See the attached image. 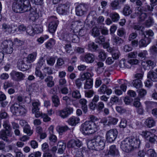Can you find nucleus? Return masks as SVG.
Masks as SVG:
<instances>
[{"label":"nucleus","mask_w":157,"mask_h":157,"mask_svg":"<svg viewBox=\"0 0 157 157\" xmlns=\"http://www.w3.org/2000/svg\"><path fill=\"white\" fill-rule=\"evenodd\" d=\"M12 9L16 13L27 12V16L33 21L35 20L39 17L36 9L31 7L29 0H20L18 2H14L12 5Z\"/></svg>","instance_id":"obj_1"},{"label":"nucleus","mask_w":157,"mask_h":157,"mask_svg":"<svg viewBox=\"0 0 157 157\" xmlns=\"http://www.w3.org/2000/svg\"><path fill=\"white\" fill-rule=\"evenodd\" d=\"M143 2L140 0H136L135 4L138 7L135 8V14L138 17L139 20L142 21L146 19L147 15L152 16L153 14L152 13L153 7L151 4L145 3L144 6H142Z\"/></svg>","instance_id":"obj_2"},{"label":"nucleus","mask_w":157,"mask_h":157,"mask_svg":"<svg viewBox=\"0 0 157 157\" xmlns=\"http://www.w3.org/2000/svg\"><path fill=\"white\" fill-rule=\"evenodd\" d=\"M140 144L138 139L134 137L127 138L121 142V147L123 151L129 152L139 148Z\"/></svg>","instance_id":"obj_3"},{"label":"nucleus","mask_w":157,"mask_h":157,"mask_svg":"<svg viewBox=\"0 0 157 157\" xmlns=\"http://www.w3.org/2000/svg\"><path fill=\"white\" fill-rule=\"evenodd\" d=\"M3 125L5 130H2L0 132V138L6 142L10 143L13 140L11 138L12 136L11 128L10 124L7 121H4Z\"/></svg>","instance_id":"obj_4"},{"label":"nucleus","mask_w":157,"mask_h":157,"mask_svg":"<svg viewBox=\"0 0 157 157\" xmlns=\"http://www.w3.org/2000/svg\"><path fill=\"white\" fill-rule=\"evenodd\" d=\"M97 126L92 121H86L82 124L80 131L83 134L89 135L94 133Z\"/></svg>","instance_id":"obj_5"},{"label":"nucleus","mask_w":157,"mask_h":157,"mask_svg":"<svg viewBox=\"0 0 157 157\" xmlns=\"http://www.w3.org/2000/svg\"><path fill=\"white\" fill-rule=\"evenodd\" d=\"M13 42L10 40H6L1 44V47L3 52L7 54H11L13 51Z\"/></svg>","instance_id":"obj_6"},{"label":"nucleus","mask_w":157,"mask_h":157,"mask_svg":"<svg viewBox=\"0 0 157 157\" xmlns=\"http://www.w3.org/2000/svg\"><path fill=\"white\" fill-rule=\"evenodd\" d=\"M94 139L96 144V151H100L103 150L105 145L106 140L103 137L100 136H96Z\"/></svg>","instance_id":"obj_7"},{"label":"nucleus","mask_w":157,"mask_h":157,"mask_svg":"<svg viewBox=\"0 0 157 157\" xmlns=\"http://www.w3.org/2000/svg\"><path fill=\"white\" fill-rule=\"evenodd\" d=\"M33 108L32 112L33 113H35V116L36 118L41 117V118H49L48 115L45 113L43 114L40 112L39 111L40 105L39 101H34L33 103Z\"/></svg>","instance_id":"obj_8"},{"label":"nucleus","mask_w":157,"mask_h":157,"mask_svg":"<svg viewBox=\"0 0 157 157\" xmlns=\"http://www.w3.org/2000/svg\"><path fill=\"white\" fill-rule=\"evenodd\" d=\"M118 132L115 129H110L106 133V138L107 140L109 142H113L117 138Z\"/></svg>","instance_id":"obj_9"},{"label":"nucleus","mask_w":157,"mask_h":157,"mask_svg":"<svg viewBox=\"0 0 157 157\" xmlns=\"http://www.w3.org/2000/svg\"><path fill=\"white\" fill-rule=\"evenodd\" d=\"M139 61L136 59H132L126 62L122 59L120 61L119 64L120 67L121 68H130L133 64H136L138 63Z\"/></svg>","instance_id":"obj_10"},{"label":"nucleus","mask_w":157,"mask_h":157,"mask_svg":"<svg viewBox=\"0 0 157 157\" xmlns=\"http://www.w3.org/2000/svg\"><path fill=\"white\" fill-rule=\"evenodd\" d=\"M10 110L12 113L13 115H16L18 112L19 113L22 112L25 113L26 110L24 107L21 106L20 104L17 103H15L10 107Z\"/></svg>","instance_id":"obj_11"},{"label":"nucleus","mask_w":157,"mask_h":157,"mask_svg":"<svg viewBox=\"0 0 157 157\" xmlns=\"http://www.w3.org/2000/svg\"><path fill=\"white\" fill-rule=\"evenodd\" d=\"M11 78L14 81H19L23 80L25 76L21 72L13 71L10 74Z\"/></svg>","instance_id":"obj_12"},{"label":"nucleus","mask_w":157,"mask_h":157,"mask_svg":"<svg viewBox=\"0 0 157 157\" xmlns=\"http://www.w3.org/2000/svg\"><path fill=\"white\" fill-rule=\"evenodd\" d=\"M17 67L20 70L24 71L31 68V64L28 62L25 63L24 60H19L17 62Z\"/></svg>","instance_id":"obj_13"},{"label":"nucleus","mask_w":157,"mask_h":157,"mask_svg":"<svg viewBox=\"0 0 157 157\" xmlns=\"http://www.w3.org/2000/svg\"><path fill=\"white\" fill-rule=\"evenodd\" d=\"M69 6L66 4H59L57 7L56 11L59 14L66 15L68 13Z\"/></svg>","instance_id":"obj_14"},{"label":"nucleus","mask_w":157,"mask_h":157,"mask_svg":"<svg viewBox=\"0 0 157 157\" xmlns=\"http://www.w3.org/2000/svg\"><path fill=\"white\" fill-rule=\"evenodd\" d=\"M52 17L53 18L54 20L50 23L48 26V30L50 33H53L56 30L59 24V21L55 16H53Z\"/></svg>","instance_id":"obj_15"},{"label":"nucleus","mask_w":157,"mask_h":157,"mask_svg":"<svg viewBox=\"0 0 157 157\" xmlns=\"http://www.w3.org/2000/svg\"><path fill=\"white\" fill-rule=\"evenodd\" d=\"M82 145V142L79 140H71L68 142L67 147L68 148H72L75 149L76 147H80Z\"/></svg>","instance_id":"obj_16"},{"label":"nucleus","mask_w":157,"mask_h":157,"mask_svg":"<svg viewBox=\"0 0 157 157\" xmlns=\"http://www.w3.org/2000/svg\"><path fill=\"white\" fill-rule=\"evenodd\" d=\"M73 109L71 107H67L62 110L60 111L59 113V116L63 118L67 117L72 113Z\"/></svg>","instance_id":"obj_17"},{"label":"nucleus","mask_w":157,"mask_h":157,"mask_svg":"<svg viewBox=\"0 0 157 157\" xmlns=\"http://www.w3.org/2000/svg\"><path fill=\"white\" fill-rule=\"evenodd\" d=\"M86 7L84 5L80 4L75 8L76 14L78 16H82L86 12Z\"/></svg>","instance_id":"obj_18"},{"label":"nucleus","mask_w":157,"mask_h":157,"mask_svg":"<svg viewBox=\"0 0 157 157\" xmlns=\"http://www.w3.org/2000/svg\"><path fill=\"white\" fill-rule=\"evenodd\" d=\"M2 30L6 34L13 33L16 31V29H13V28L10 25L6 24H4L2 25Z\"/></svg>","instance_id":"obj_19"},{"label":"nucleus","mask_w":157,"mask_h":157,"mask_svg":"<svg viewBox=\"0 0 157 157\" xmlns=\"http://www.w3.org/2000/svg\"><path fill=\"white\" fill-rule=\"evenodd\" d=\"M57 146L58 149L57 153L60 154H63L66 148V144L63 141H59L58 142Z\"/></svg>","instance_id":"obj_20"},{"label":"nucleus","mask_w":157,"mask_h":157,"mask_svg":"<svg viewBox=\"0 0 157 157\" xmlns=\"http://www.w3.org/2000/svg\"><path fill=\"white\" fill-rule=\"evenodd\" d=\"M108 154L112 156L118 155L119 152L118 149L115 145H112L110 146L108 150Z\"/></svg>","instance_id":"obj_21"},{"label":"nucleus","mask_w":157,"mask_h":157,"mask_svg":"<svg viewBox=\"0 0 157 157\" xmlns=\"http://www.w3.org/2000/svg\"><path fill=\"white\" fill-rule=\"evenodd\" d=\"M70 28L72 30V32L74 33H78V29L81 28L80 25L77 21H73L70 24Z\"/></svg>","instance_id":"obj_22"},{"label":"nucleus","mask_w":157,"mask_h":157,"mask_svg":"<svg viewBox=\"0 0 157 157\" xmlns=\"http://www.w3.org/2000/svg\"><path fill=\"white\" fill-rule=\"evenodd\" d=\"M150 38H147L146 37L141 39L139 41V46L140 48L145 47L151 41Z\"/></svg>","instance_id":"obj_23"},{"label":"nucleus","mask_w":157,"mask_h":157,"mask_svg":"<svg viewBox=\"0 0 157 157\" xmlns=\"http://www.w3.org/2000/svg\"><path fill=\"white\" fill-rule=\"evenodd\" d=\"M53 77L50 75H48L44 79V82H47V86L49 87H52L55 85V83L53 80Z\"/></svg>","instance_id":"obj_24"},{"label":"nucleus","mask_w":157,"mask_h":157,"mask_svg":"<svg viewBox=\"0 0 157 157\" xmlns=\"http://www.w3.org/2000/svg\"><path fill=\"white\" fill-rule=\"evenodd\" d=\"M84 59L87 63H92L94 60V56L92 54L88 53L85 56Z\"/></svg>","instance_id":"obj_25"},{"label":"nucleus","mask_w":157,"mask_h":157,"mask_svg":"<svg viewBox=\"0 0 157 157\" xmlns=\"http://www.w3.org/2000/svg\"><path fill=\"white\" fill-rule=\"evenodd\" d=\"M147 78L151 80L157 81V74L155 72L150 71L147 75Z\"/></svg>","instance_id":"obj_26"},{"label":"nucleus","mask_w":157,"mask_h":157,"mask_svg":"<svg viewBox=\"0 0 157 157\" xmlns=\"http://www.w3.org/2000/svg\"><path fill=\"white\" fill-rule=\"evenodd\" d=\"M69 128L67 126H61L59 125L56 128V130L60 135H62L63 133L66 132Z\"/></svg>","instance_id":"obj_27"},{"label":"nucleus","mask_w":157,"mask_h":157,"mask_svg":"<svg viewBox=\"0 0 157 157\" xmlns=\"http://www.w3.org/2000/svg\"><path fill=\"white\" fill-rule=\"evenodd\" d=\"M132 12V10L130 6L128 5H126L123 8V13L125 16H129Z\"/></svg>","instance_id":"obj_28"},{"label":"nucleus","mask_w":157,"mask_h":157,"mask_svg":"<svg viewBox=\"0 0 157 157\" xmlns=\"http://www.w3.org/2000/svg\"><path fill=\"white\" fill-rule=\"evenodd\" d=\"M79 102L81 105V108L83 112L85 113L87 111V107L86 105L87 101L85 99L82 98L80 99Z\"/></svg>","instance_id":"obj_29"},{"label":"nucleus","mask_w":157,"mask_h":157,"mask_svg":"<svg viewBox=\"0 0 157 157\" xmlns=\"http://www.w3.org/2000/svg\"><path fill=\"white\" fill-rule=\"evenodd\" d=\"M93 75L94 74L92 72H86L82 74H80L81 78L82 79V81H84L86 79L88 80L89 79H91V78Z\"/></svg>","instance_id":"obj_30"},{"label":"nucleus","mask_w":157,"mask_h":157,"mask_svg":"<svg viewBox=\"0 0 157 157\" xmlns=\"http://www.w3.org/2000/svg\"><path fill=\"white\" fill-rule=\"evenodd\" d=\"M35 75L36 76L39 77V78L41 80L44 79L45 77L46 76V74L44 75L42 74L38 67L36 68Z\"/></svg>","instance_id":"obj_31"},{"label":"nucleus","mask_w":157,"mask_h":157,"mask_svg":"<svg viewBox=\"0 0 157 157\" xmlns=\"http://www.w3.org/2000/svg\"><path fill=\"white\" fill-rule=\"evenodd\" d=\"M113 42L117 45H120L122 44L124 40L121 38L117 36H114L112 38Z\"/></svg>","instance_id":"obj_32"},{"label":"nucleus","mask_w":157,"mask_h":157,"mask_svg":"<svg viewBox=\"0 0 157 157\" xmlns=\"http://www.w3.org/2000/svg\"><path fill=\"white\" fill-rule=\"evenodd\" d=\"M55 44V40L53 39H51L45 44L46 48L50 49H51Z\"/></svg>","instance_id":"obj_33"},{"label":"nucleus","mask_w":157,"mask_h":157,"mask_svg":"<svg viewBox=\"0 0 157 157\" xmlns=\"http://www.w3.org/2000/svg\"><path fill=\"white\" fill-rule=\"evenodd\" d=\"M36 55L35 53H32L29 54L28 57L24 58V60H25L26 62L30 63L31 62H33L36 58Z\"/></svg>","instance_id":"obj_34"},{"label":"nucleus","mask_w":157,"mask_h":157,"mask_svg":"<svg viewBox=\"0 0 157 157\" xmlns=\"http://www.w3.org/2000/svg\"><path fill=\"white\" fill-rule=\"evenodd\" d=\"M93 85V79H89L86 80L84 86V88L85 89H91Z\"/></svg>","instance_id":"obj_35"},{"label":"nucleus","mask_w":157,"mask_h":157,"mask_svg":"<svg viewBox=\"0 0 157 157\" xmlns=\"http://www.w3.org/2000/svg\"><path fill=\"white\" fill-rule=\"evenodd\" d=\"M119 3L122 4L120 2L119 0H115L113 1L111 4L112 9L114 10L120 9L121 6H119Z\"/></svg>","instance_id":"obj_36"},{"label":"nucleus","mask_w":157,"mask_h":157,"mask_svg":"<svg viewBox=\"0 0 157 157\" xmlns=\"http://www.w3.org/2000/svg\"><path fill=\"white\" fill-rule=\"evenodd\" d=\"M87 145L89 149L96 151V144H95L94 139L88 142Z\"/></svg>","instance_id":"obj_37"},{"label":"nucleus","mask_w":157,"mask_h":157,"mask_svg":"<svg viewBox=\"0 0 157 157\" xmlns=\"http://www.w3.org/2000/svg\"><path fill=\"white\" fill-rule=\"evenodd\" d=\"M134 87L137 89L139 88L142 87V83L141 80L136 79L134 80L132 82Z\"/></svg>","instance_id":"obj_38"},{"label":"nucleus","mask_w":157,"mask_h":157,"mask_svg":"<svg viewBox=\"0 0 157 157\" xmlns=\"http://www.w3.org/2000/svg\"><path fill=\"white\" fill-rule=\"evenodd\" d=\"M52 101L54 106L58 107L60 104L59 100L57 96L54 95L52 96Z\"/></svg>","instance_id":"obj_39"},{"label":"nucleus","mask_w":157,"mask_h":157,"mask_svg":"<svg viewBox=\"0 0 157 157\" xmlns=\"http://www.w3.org/2000/svg\"><path fill=\"white\" fill-rule=\"evenodd\" d=\"M155 123V122L153 119L150 118H147L145 121V124L149 128L154 126Z\"/></svg>","instance_id":"obj_40"},{"label":"nucleus","mask_w":157,"mask_h":157,"mask_svg":"<svg viewBox=\"0 0 157 157\" xmlns=\"http://www.w3.org/2000/svg\"><path fill=\"white\" fill-rule=\"evenodd\" d=\"M23 132L29 136H30L33 134V131L31 129L29 125H25L23 127Z\"/></svg>","instance_id":"obj_41"},{"label":"nucleus","mask_w":157,"mask_h":157,"mask_svg":"<svg viewBox=\"0 0 157 157\" xmlns=\"http://www.w3.org/2000/svg\"><path fill=\"white\" fill-rule=\"evenodd\" d=\"M98 48V45L94 42H90L88 44V49L91 51H95Z\"/></svg>","instance_id":"obj_42"},{"label":"nucleus","mask_w":157,"mask_h":157,"mask_svg":"<svg viewBox=\"0 0 157 157\" xmlns=\"http://www.w3.org/2000/svg\"><path fill=\"white\" fill-rule=\"evenodd\" d=\"M34 25L33 26L29 25L26 28V32L29 35L33 36L35 33L34 30Z\"/></svg>","instance_id":"obj_43"},{"label":"nucleus","mask_w":157,"mask_h":157,"mask_svg":"<svg viewBox=\"0 0 157 157\" xmlns=\"http://www.w3.org/2000/svg\"><path fill=\"white\" fill-rule=\"evenodd\" d=\"M110 17L111 18L112 21L113 22L118 21L120 18L119 14L116 13H111L110 14Z\"/></svg>","instance_id":"obj_44"},{"label":"nucleus","mask_w":157,"mask_h":157,"mask_svg":"<svg viewBox=\"0 0 157 157\" xmlns=\"http://www.w3.org/2000/svg\"><path fill=\"white\" fill-rule=\"evenodd\" d=\"M34 33H39L43 31L42 26L39 25H34Z\"/></svg>","instance_id":"obj_45"},{"label":"nucleus","mask_w":157,"mask_h":157,"mask_svg":"<svg viewBox=\"0 0 157 157\" xmlns=\"http://www.w3.org/2000/svg\"><path fill=\"white\" fill-rule=\"evenodd\" d=\"M68 36L70 37V38L73 42L77 43L79 41V38L77 35L70 34L68 35Z\"/></svg>","instance_id":"obj_46"},{"label":"nucleus","mask_w":157,"mask_h":157,"mask_svg":"<svg viewBox=\"0 0 157 157\" xmlns=\"http://www.w3.org/2000/svg\"><path fill=\"white\" fill-rule=\"evenodd\" d=\"M146 108L147 109H151L154 107L155 105V103L152 101H146L145 102Z\"/></svg>","instance_id":"obj_47"},{"label":"nucleus","mask_w":157,"mask_h":157,"mask_svg":"<svg viewBox=\"0 0 157 157\" xmlns=\"http://www.w3.org/2000/svg\"><path fill=\"white\" fill-rule=\"evenodd\" d=\"M79 118H69L68 120V123L71 125H75L79 123Z\"/></svg>","instance_id":"obj_48"},{"label":"nucleus","mask_w":157,"mask_h":157,"mask_svg":"<svg viewBox=\"0 0 157 157\" xmlns=\"http://www.w3.org/2000/svg\"><path fill=\"white\" fill-rule=\"evenodd\" d=\"M143 34L144 37H146L147 38H150V37L152 36H153L154 33L152 30H149L144 32Z\"/></svg>","instance_id":"obj_49"},{"label":"nucleus","mask_w":157,"mask_h":157,"mask_svg":"<svg viewBox=\"0 0 157 157\" xmlns=\"http://www.w3.org/2000/svg\"><path fill=\"white\" fill-rule=\"evenodd\" d=\"M152 134L151 132H150L145 131H143L141 135L143 137L147 139V140H148V138L150 136H151Z\"/></svg>","instance_id":"obj_50"},{"label":"nucleus","mask_w":157,"mask_h":157,"mask_svg":"<svg viewBox=\"0 0 157 157\" xmlns=\"http://www.w3.org/2000/svg\"><path fill=\"white\" fill-rule=\"evenodd\" d=\"M105 37L103 36H100L97 37L95 39V42L99 44H102L105 42Z\"/></svg>","instance_id":"obj_51"},{"label":"nucleus","mask_w":157,"mask_h":157,"mask_svg":"<svg viewBox=\"0 0 157 157\" xmlns=\"http://www.w3.org/2000/svg\"><path fill=\"white\" fill-rule=\"evenodd\" d=\"M149 157H157V154L154 149H150L147 151Z\"/></svg>","instance_id":"obj_52"},{"label":"nucleus","mask_w":157,"mask_h":157,"mask_svg":"<svg viewBox=\"0 0 157 157\" xmlns=\"http://www.w3.org/2000/svg\"><path fill=\"white\" fill-rule=\"evenodd\" d=\"M42 149L44 152V153L48 152H50V150L49 148V146L48 144L45 143L43 144L42 145Z\"/></svg>","instance_id":"obj_53"},{"label":"nucleus","mask_w":157,"mask_h":157,"mask_svg":"<svg viewBox=\"0 0 157 157\" xmlns=\"http://www.w3.org/2000/svg\"><path fill=\"white\" fill-rule=\"evenodd\" d=\"M78 35L81 36H83L86 34L87 33V30L85 27H82L78 29Z\"/></svg>","instance_id":"obj_54"},{"label":"nucleus","mask_w":157,"mask_h":157,"mask_svg":"<svg viewBox=\"0 0 157 157\" xmlns=\"http://www.w3.org/2000/svg\"><path fill=\"white\" fill-rule=\"evenodd\" d=\"M94 94V91L92 90L85 91V95L86 97L90 98L92 97Z\"/></svg>","instance_id":"obj_55"},{"label":"nucleus","mask_w":157,"mask_h":157,"mask_svg":"<svg viewBox=\"0 0 157 157\" xmlns=\"http://www.w3.org/2000/svg\"><path fill=\"white\" fill-rule=\"evenodd\" d=\"M92 35L94 37L98 36L100 34L99 29L96 28H93L92 30Z\"/></svg>","instance_id":"obj_56"},{"label":"nucleus","mask_w":157,"mask_h":157,"mask_svg":"<svg viewBox=\"0 0 157 157\" xmlns=\"http://www.w3.org/2000/svg\"><path fill=\"white\" fill-rule=\"evenodd\" d=\"M107 87V86L105 84H103L98 90V92L99 93V94H105V93Z\"/></svg>","instance_id":"obj_57"},{"label":"nucleus","mask_w":157,"mask_h":157,"mask_svg":"<svg viewBox=\"0 0 157 157\" xmlns=\"http://www.w3.org/2000/svg\"><path fill=\"white\" fill-rule=\"evenodd\" d=\"M98 57L101 60L104 61L107 57V55L104 52L102 51L99 53Z\"/></svg>","instance_id":"obj_58"},{"label":"nucleus","mask_w":157,"mask_h":157,"mask_svg":"<svg viewBox=\"0 0 157 157\" xmlns=\"http://www.w3.org/2000/svg\"><path fill=\"white\" fill-rule=\"evenodd\" d=\"M72 97L76 99H78L81 97V95L79 91L77 90L73 91L72 93Z\"/></svg>","instance_id":"obj_59"},{"label":"nucleus","mask_w":157,"mask_h":157,"mask_svg":"<svg viewBox=\"0 0 157 157\" xmlns=\"http://www.w3.org/2000/svg\"><path fill=\"white\" fill-rule=\"evenodd\" d=\"M82 79L81 78H78L75 79V83L78 88H80L82 85Z\"/></svg>","instance_id":"obj_60"},{"label":"nucleus","mask_w":157,"mask_h":157,"mask_svg":"<svg viewBox=\"0 0 157 157\" xmlns=\"http://www.w3.org/2000/svg\"><path fill=\"white\" fill-rule=\"evenodd\" d=\"M47 64L50 66H53L55 62V58L51 57L48 58L47 60Z\"/></svg>","instance_id":"obj_61"},{"label":"nucleus","mask_w":157,"mask_h":157,"mask_svg":"<svg viewBox=\"0 0 157 157\" xmlns=\"http://www.w3.org/2000/svg\"><path fill=\"white\" fill-rule=\"evenodd\" d=\"M148 54L146 50H144L140 52L138 55V56L141 58V59H144L146 58V56Z\"/></svg>","instance_id":"obj_62"},{"label":"nucleus","mask_w":157,"mask_h":157,"mask_svg":"<svg viewBox=\"0 0 157 157\" xmlns=\"http://www.w3.org/2000/svg\"><path fill=\"white\" fill-rule=\"evenodd\" d=\"M104 107V105L101 101H100L97 104L96 109L98 111H101Z\"/></svg>","instance_id":"obj_63"},{"label":"nucleus","mask_w":157,"mask_h":157,"mask_svg":"<svg viewBox=\"0 0 157 157\" xmlns=\"http://www.w3.org/2000/svg\"><path fill=\"white\" fill-rule=\"evenodd\" d=\"M151 53L154 55H157V47L155 46H152L150 49Z\"/></svg>","instance_id":"obj_64"}]
</instances>
